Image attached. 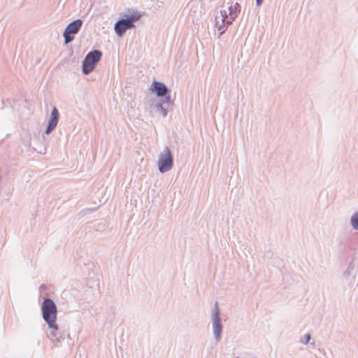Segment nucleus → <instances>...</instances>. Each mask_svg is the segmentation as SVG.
Returning a JSON list of instances; mask_svg holds the SVG:
<instances>
[{
    "label": "nucleus",
    "mask_w": 358,
    "mask_h": 358,
    "mask_svg": "<svg viewBox=\"0 0 358 358\" xmlns=\"http://www.w3.org/2000/svg\"><path fill=\"white\" fill-rule=\"evenodd\" d=\"M241 12V5L238 3H227L220 6L215 15V26L220 38L227 30L228 26L237 17Z\"/></svg>",
    "instance_id": "obj_1"
},
{
    "label": "nucleus",
    "mask_w": 358,
    "mask_h": 358,
    "mask_svg": "<svg viewBox=\"0 0 358 358\" xmlns=\"http://www.w3.org/2000/svg\"><path fill=\"white\" fill-rule=\"evenodd\" d=\"M120 15L122 18L117 20L114 25L115 31L119 37H122L127 29L134 28V22L141 17L139 12L133 9H128Z\"/></svg>",
    "instance_id": "obj_2"
},
{
    "label": "nucleus",
    "mask_w": 358,
    "mask_h": 358,
    "mask_svg": "<svg viewBox=\"0 0 358 358\" xmlns=\"http://www.w3.org/2000/svg\"><path fill=\"white\" fill-rule=\"evenodd\" d=\"M42 315L43 320L49 327H53L57 320V309L54 301L50 298L44 299L42 306Z\"/></svg>",
    "instance_id": "obj_3"
},
{
    "label": "nucleus",
    "mask_w": 358,
    "mask_h": 358,
    "mask_svg": "<svg viewBox=\"0 0 358 358\" xmlns=\"http://www.w3.org/2000/svg\"><path fill=\"white\" fill-rule=\"evenodd\" d=\"M212 331L214 338L219 342L222 338L223 324L220 317V310L218 303L215 302L211 312Z\"/></svg>",
    "instance_id": "obj_4"
},
{
    "label": "nucleus",
    "mask_w": 358,
    "mask_h": 358,
    "mask_svg": "<svg viewBox=\"0 0 358 358\" xmlns=\"http://www.w3.org/2000/svg\"><path fill=\"white\" fill-rule=\"evenodd\" d=\"M173 160L169 148L165 146L163 151L159 154L158 159V170L164 173L173 168Z\"/></svg>",
    "instance_id": "obj_5"
},
{
    "label": "nucleus",
    "mask_w": 358,
    "mask_h": 358,
    "mask_svg": "<svg viewBox=\"0 0 358 358\" xmlns=\"http://www.w3.org/2000/svg\"><path fill=\"white\" fill-rule=\"evenodd\" d=\"M82 24L83 20L77 19L72 21L66 26L63 33L65 44H68L74 39L75 34L79 31Z\"/></svg>",
    "instance_id": "obj_6"
},
{
    "label": "nucleus",
    "mask_w": 358,
    "mask_h": 358,
    "mask_svg": "<svg viewBox=\"0 0 358 358\" xmlns=\"http://www.w3.org/2000/svg\"><path fill=\"white\" fill-rule=\"evenodd\" d=\"M148 90L152 92H155L158 97L168 96V94L170 92L164 83L158 81H153Z\"/></svg>",
    "instance_id": "obj_7"
},
{
    "label": "nucleus",
    "mask_w": 358,
    "mask_h": 358,
    "mask_svg": "<svg viewBox=\"0 0 358 358\" xmlns=\"http://www.w3.org/2000/svg\"><path fill=\"white\" fill-rule=\"evenodd\" d=\"M59 111L57 108L54 106L50 114V119L48 122V126L45 130L47 134L51 133L52 130L57 127L59 122Z\"/></svg>",
    "instance_id": "obj_8"
},
{
    "label": "nucleus",
    "mask_w": 358,
    "mask_h": 358,
    "mask_svg": "<svg viewBox=\"0 0 358 358\" xmlns=\"http://www.w3.org/2000/svg\"><path fill=\"white\" fill-rule=\"evenodd\" d=\"M173 104V101L171 100L170 95L166 96V98L156 104L155 107L157 111L165 117L168 114V108Z\"/></svg>",
    "instance_id": "obj_9"
},
{
    "label": "nucleus",
    "mask_w": 358,
    "mask_h": 358,
    "mask_svg": "<svg viewBox=\"0 0 358 358\" xmlns=\"http://www.w3.org/2000/svg\"><path fill=\"white\" fill-rule=\"evenodd\" d=\"M49 328L52 329L50 334V339L55 345H58L64 339V334L60 332L56 323L53 327Z\"/></svg>",
    "instance_id": "obj_10"
},
{
    "label": "nucleus",
    "mask_w": 358,
    "mask_h": 358,
    "mask_svg": "<svg viewBox=\"0 0 358 358\" xmlns=\"http://www.w3.org/2000/svg\"><path fill=\"white\" fill-rule=\"evenodd\" d=\"M102 52L99 50L91 51V71L95 68L96 64L101 59Z\"/></svg>",
    "instance_id": "obj_11"
},
{
    "label": "nucleus",
    "mask_w": 358,
    "mask_h": 358,
    "mask_svg": "<svg viewBox=\"0 0 358 358\" xmlns=\"http://www.w3.org/2000/svg\"><path fill=\"white\" fill-rule=\"evenodd\" d=\"M83 72L85 75L90 73V52L87 53L83 62Z\"/></svg>",
    "instance_id": "obj_12"
},
{
    "label": "nucleus",
    "mask_w": 358,
    "mask_h": 358,
    "mask_svg": "<svg viewBox=\"0 0 358 358\" xmlns=\"http://www.w3.org/2000/svg\"><path fill=\"white\" fill-rule=\"evenodd\" d=\"M350 224L355 230L358 231V211L353 213L351 216Z\"/></svg>",
    "instance_id": "obj_13"
},
{
    "label": "nucleus",
    "mask_w": 358,
    "mask_h": 358,
    "mask_svg": "<svg viewBox=\"0 0 358 358\" xmlns=\"http://www.w3.org/2000/svg\"><path fill=\"white\" fill-rule=\"evenodd\" d=\"M311 339V335L310 334H305L303 336L301 337L300 342L303 344H308V342Z\"/></svg>",
    "instance_id": "obj_14"
},
{
    "label": "nucleus",
    "mask_w": 358,
    "mask_h": 358,
    "mask_svg": "<svg viewBox=\"0 0 358 358\" xmlns=\"http://www.w3.org/2000/svg\"><path fill=\"white\" fill-rule=\"evenodd\" d=\"M352 267L351 266H349L346 270L343 273V276L344 278H348L350 276V275L352 273Z\"/></svg>",
    "instance_id": "obj_15"
},
{
    "label": "nucleus",
    "mask_w": 358,
    "mask_h": 358,
    "mask_svg": "<svg viewBox=\"0 0 358 358\" xmlns=\"http://www.w3.org/2000/svg\"><path fill=\"white\" fill-rule=\"evenodd\" d=\"M264 0H256V4L257 6H260Z\"/></svg>",
    "instance_id": "obj_16"
}]
</instances>
